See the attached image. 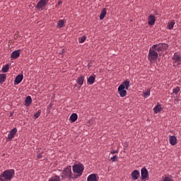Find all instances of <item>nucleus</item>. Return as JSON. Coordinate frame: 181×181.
Wrapping results in <instances>:
<instances>
[{"label":"nucleus","instance_id":"nucleus-7","mask_svg":"<svg viewBox=\"0 0 181 181\" xmlns=\"http://www.w3.org/2000/svg\"><path fill=\"white\" fill-rule=\"evenodd\" d=\"M131 176L133 181H136L140 177V173L138 170H134L132 172Z\"/></svg>","mask_w":181,"mask_h":181},{"label":"nucleus","instance_id":"nucleus-3","mask_svg":"<svg viewBox=\"0 0 181 181\" xmlns=\"http://www.w3.org/2000/svg\"><path fill=\"white\" fill-rule=\"evenodd\" d=\"M157 47V45H153L150 49L148 54V59L151 62V64H153L156 62L158 54L156 51V47Z\"/></svg>","mask_w":181,"mask_h":181},{"label":"nucleus","instance_id":"nucleus-16","mask_svg":"<svg viewBox=\"0 0 181 181\" xmlns=\"http://www.w3.org/2000/svg\"><path fill=\"white\" fill-rule=\"evenodd\" d=\"M120 86H123L124 89L128 90L129 88V86H131V81H129V80H126Z\"/></svg>","mask_w":181,"mask_h":181},{"label":"nucleus","instance_id":"nucleus-22","mask_svg":"<svg viewBox=\"0 0 181 181\" xmlns=\"http://www.w3.org/2000/svg\"><path fill=\"white\" fill-rule=\"evenodd\" d=\"M88 84H94V81H95V76H90L89 78H88Z\"/></svg>","mask_w":181,"mask_h":181},{"label":"nucleus","instance_id":"nucleus-36","mask_svg":"<svg viewBox=\"0 0 181 181\" xmlns=\"http://www.w3.org/2000/svg\"><path fill=\"white\" fill-rule=\"evenodd\" d=\"M61 4H62V1L58 2V5H60Z\"/></svg>","mask_w":181,"mask_h":181},{"label":"nucleus","instance_id":"nucleus-35","mask_svg":"<svg viewBox=\"0 0 181 181\" xmlns=\"http://www.w3.org/2000/svg\"><path fill=\"white\" fill-rule=\"evenodd\" d=\"M110 159L112 160V162H114V156H111Z\"/></svg>","mask_w":181,"mask_h":181},{"label":"nucleus","instance_id":"nucleus-15","mask_svg":"<svg viewBox=\"0 0 181 181\" xmlns=\"http://www.w3.org/2000/svg\"><path fill=\"white\" fill-rule=\"evenodd\" d=\"M170 144L172 145V146H174V145H176L177 140L176 136H170L169 138Z\"/></svg>","mask_w":181,"mask_h":181},{"label":"nucleus","instance_id":"nucleus-21","mask_svg":"<svg viewBox=\"0 0 181 181\" xmlns=\"http://www.w3.org/2000/svg\"><path fill=\"white\" fill-rule=\"evenodd\" d=\"M30 104H32V98L30 96H28L25 99V107H29Z\"/></svg>","mask_w":181,"mask_h":181},{"label":"nucleus","instance_id":"nucleus-2","mask_svg":"<svg viewBox=\"0 0 181 181\" xmlns=\"http://www.w3.org/2000/svg\"><path fill=\"white\" fill-rule=\"evenodd\" d=\"M15 176V170H6L2 174L0 175L1 181H11Z\"/></svg>","mask_w":181,"mask_h":181},{"label":"nucleus","instance_id":"nucleus-18","mask_svg":"<svg viewBox=\"0 0 181 181\" xmlns=\"http://www.w3.org/2000/svg\"><path fill=\"white\" fill-rule=\"evenodd\" d=\"M168 45L162 44V45H160L158 46V47L157 48V49H156V50H157L159 52L160 51H162L163 49H166L168 48Z\"/></svg>","mask_w":181,"mask_h":181},{"label":"nucleus","instance_id":"nucleus-30","mask_svg":"<svg viewBox=\"0 0 181 181\" xmlns=\"http://www.w3.org/2000/svg\"><path fill=\"white\" fill-rule=\"evenodd\" d=\"M41 112H42V110H38L37 112L35 114H34V117H35V119L40 117Z\"/></svg>","mask_w":181,"mask_h":181},{"label":"nucleus","instance_id":"nucleus-17","mask_svg":"<svg viewBox=\"0 0 181 181\" xmlns=\"http://www.w3.org/2000/svg\"><path fill=\"white\" fill-rule=\"evenodd\" d=\"M162 181H173V177L171 175H165L161 177Z\"/></svg>","mask_w":181,"mask_h":181},{"label":"nucleus","instance_id":"nucleus-20","mask_svg":"<svg viewBox=\"0 0 181 181\" xmlns=\"http://www.w3.org/2000/svg\"><path fill=\"white\" fill-rule=\"evenodd\" d=\"M65 23H66L65 20H59L57 23V28H59V29H62V28L64 26Z\"/></svg>","mask_w":181,"mask_h":181},{"label":"nucleus","instance_id":"nucleus-29","mask_svg":"<svg viewBox=\"0 0 181 181\" xmlns=\"http://www.w3.org/2000/svg\"><path fill=\"white\" fill-rule=\"evenodd\" d=\"M1 70L3 73H8V71L9 70V65L6 64V66H3Z\"/></svg>","mask_w":181,"mask_h":181},{"label":"nucleus","instance_id":"nucleus-34","mask_svg":"<svg viewBox=\"0 0 181 181\" xmlns=\"http://www.w3.org/2000/svg\"><path fill=\"white\" fill-rule=\"evenodd\" d=\"M118 160V157L117 156H114V162Z\"/></svg>","mask_w":181,"mask_h":181},{"label":"nucleus","instance_id":"nucleus-13","mask_svg":"<svg viewBox=\"0 0 181 181\" xmlns=\"http://www.w3.org/2000/svg\"><path fill=\"white\" fill-rule=\"evenodd\" d=\"M19 56H21V49L13 51L11 53V59H18V57H19Z\"/></svg>","mask_w":181,"mask_h":181},{"label":"nucleus","instance_id":"nucleus-6","mask_svg":"<svg viewBox=\"0 0 181 181\" xmlns=\"http://www.w3.org/2000/svg\"><path fill=\"white\" fill-rule=\"evenodd\" d=\"M17 132H18V129L13 128V129H11L8 134L7 138H8V141L13 139V138H15V135H16Z\"/></svg>","mask_w":181,"mask_h":181},{"label":"nucleus","instance_id":"nucleus-4","mask_svg":"<svg viewBox=\"0 0 181 181\" xmlns=\"http://www.w3.org/2000/svg\"><path fill=\"white\" fill-rule=\"evenodd\" d=\"M62 179H69V180H71V179H74V175L71 172V166H68L65 168L62 173L60 175Z\"/></svg>","mask_w":181,"mask_h":181},{"label":"nucleus","instance_id":"nucleus-23","mask_svg":"<svg viewBox=\"0 0 181 181\" xmlns=\"http://www.w3.org/2000/svg\"><path fill=\"white\" fill-rule=\"evenodd\" d=\"M77 118H78V116L76 113H74L70 116V120L71 122H76L77 121Z\"/></svg>","mask_w":181,"mask_h":181},{"label":"nucleus","instance_id":"nucleus-19","mask_svg":"<svg viewBox=\"0 0 181 181\" xmlns=\"http://www.w3.org/2000/svg\"><path fill=\"white\" fill-rule=\"evenodd\" d=\"M162 110L161 105L158 104L153 107V111L156 114L160 112Z\"/></svg>","mask_w":181,"mask_h":181},{"label":"nucleus","instance_id":"nucleus-27","mask_svg":"<svg viewBox=\"0 0 181 181\" xmlns=\"http://www.w3.org/2000/svg\"><path fill=\"white\" fill-rule=\"evenodd\" d=\"M86 39H87V37L86 35H83L82 37H78V42L79 43H84Z\"/></svg>","mask_w":181,"mask_h":181},{"label":"nucleus","instance_id":"nucleus-10","mask_svg":"<svg viewBox=\"0 0 181 181\" xmlns=\"http://www.w3.org/2000/svg\"><path fill=\"white\" fill-rule=\"evenodd\" d=\"M141 175L142 180H146L148 178V170L146 168H141Z\"/></svg>","mask_w":181,"mask_h":181},{"label":"nucleus","instance_id":"nucleus-1","mask_svg":"<svg viewBox=\"0 0 181 181\" xmlns=\"http://www.w3.org/2000/svg\"><path fill=\"white\" fill-rule=\"evenodd\" d=\"M72 170L74 172V180L75 179H78L83 175V172H84V165L82 163L74 164L72 166Z\"/></svg>","mask_w":181,"mask_h":181},{"label":"nucleus","instance_id":"nucleus-33","mask_svg":"<svg viewBox=\"0 0 181 181\" xmlns=\"http://www.w3.org/2000/svg\"><path fill=\"white\" fill-rule=\"evenodd\" d=\"M42 156H43V153H41L37 156V159H42Z\"/></svg>","mask_w":181,"mask_h":181},{"label":"nucleus","instance_id":"nucleus-14","mask_svg":"<svg viewBox=\"0 0 181 181\" xmlns=\"http://www.w3.org/2000/svg\"><path fill=\"white\" fill-rule=\"evenodd\" d=\"M97 174H90L88 176L87 180L88 181H98V178H97Z\"/></svg>","mask_w":181,"mask_h":181},{"label":"nucleus","instance_id":"nucleus-32","mask_svg":"<svg viewBox=\"0 0 181 181\" xmlns=\"http://www.w3.org/2000/svg\"><path fill=\"white\" fill-rule=\"evenodd\" d=\"M180 90V88L178 86H177L173 89V93L177 95Z\"/></svg>","mask_w":181,"mask_h":181},{"label":"nucleus","instance_id":"nucleus-28","mask_svg":"<svg viewBox=\"0 0 181 181\" xmlns=\"http://www.w3.org/2000/svg\"><path fill=\"white\" fill-rule=\"evenodd\" d=\"M174 25H175V22L174 21H170L168 23L167 25V28L169 30H172L174 27Z\"/></svg>","mask_w":181,"mask_h":181},{"label":"nucleus","instance_id":"nucleus-11","mask_svg":"<svg viewBox=\"0 0 181 181\" xmlns=\"http://www.w3.org/2000/svg\"><path fill=\"white\" fill-rule=\"evenodd\" d=\"M23 80V75L20 74L18 75L14 81V84L15 86L18 85V84H21V83H22V81Z\"/></svg>","mask_w":181,"mask_h":181},{"label":"nucleus","instance_id":"nucleus-37","mask_svg":"<svg viewBox=\"0 0 181 181\" xmlns=\"http://www.w3.org/2000/svg\"><path fill=\"white\" fill-rule=\"evenodd\" d=\"M111 153L113 154V153H114V151H111Z\"/></svg>","mask_w":181,"mask_h":181},{"label":"nucleus","instance_id":"nucleus-31","mask_svg":"<svg viewBox=\"0 0 181 181\" xmlns=\"http://www.w3.org/2000/svg\"><path fill=\"white\" fill-rule=\"evenodd\" d=\"M150 90H147L146 91L144 92V98H147L150 95Z\"/></svg>","mask_w":181,"mask_h":181},{"label":"nucleus","instance_id":"nucleus-26","mask_svg":"<svg viewBox=\"0 0 181 181\" xmlns=\"http://www.w3.org/2000/svg\"><path fill=\"white\" fill-rule=\"evenodd\" d=\"M6 80V74H0V84H2L4 81Z\"/></svg>","mask_w":181,"mask_h":181},{"label":"nucleus","instance_id":"nucleus-12","mask_svg":"<svg viewBox=\"0 0 181 181\" xmlns=\"http://www.w3.org/2000/svg\"><path fill=\"white\" fill-rule=\"evenodd\" d=\"M156 22V18L153 15L151 14L148 18V24L149 25H153Z\"/></svg>","mask_w":181,"mask_h":181},{"label":"nucleus","instance_id":"nucleus-25","mask_svg":"<svg viewBox=\"0 0 181 181\" xmlns=\"http://www.w3.org/2000/svg\"><path fill=\"white\" fill-rule=\"evenodd\" d=\"M77 83L79 86H83V84L84 83V76H80L79 78H78Z\"/></svg>","mask_w":181,"mask_h":181},{"label":"nucleus","instance_id":"nucleus-24","mask_svg":"<svg viewBox=\"0 0 181 181\" xmlns=\"http://www.w3.org/2000/svg\"><path fill=\"white\" fill-rule=\"evenodd\" d=\"M105 15H107V10H105V8H103L100 15V21H103V19H104V18H105Z\"/></svg>","mask_w":181,"mask_h":181},{"label":"nucleus","instance_id":"nucleus-9","mask_svg":"<svg viewBox=\"0 0 181 181\" xmlns=\"http://www.w3.org/2000/svg\"><path fill=\"white\" fill-rule=\"evenodd\" d=\"M118 93L120 97L124 98L127 95V90L124 88V86H119L118 88Z\"/></svg>","mask_w":181,"mask_h":181},{"label":"nucleus","instance_id":"nucleus-5","mask_svg":"<svg viewBox=\"0 0 181 181\" xmlns=\"http://www.w3.org/2000/svg\"><path fill=\"white\" fill-rule=\"evenodd\" d=\"M48 2L49 0H40L37 3L35 8H37V9H39L40 11H43V9H45V8H46V6H47Z\"/></svg>","mask_w":181,"mask_h":181},{"label":"nucleus","instance_id":"nucleus-8","mask_svg":"<svg viewBox=\"0 0 181 181\" xmlns=\"http://www.w3.org/2000/svg\"><path fill=\"white\" fill-rule=\"evenodd\" d=\"M173 64L177 65L181 64V56L179 54H176V53L173 57Z\"/></svg>","mask_w":181,"mask_h":181}]
</instances>
